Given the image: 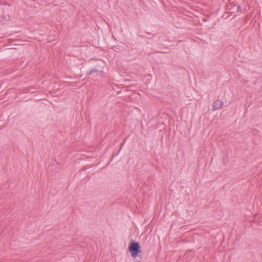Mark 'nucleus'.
Segmentation results:
<instances>
[{
	"label": "nucleus",
	"mask_w": 262,
	"mask_h": 262,
	"mask_svg": "<svg viewBox=\"0 0 262 262\" xmlns=\"http://www.w3.org/2000/svg\"><path fill=\"white\" fill-rule=\"evenodd\" d=\"M36 88L35 87H34V86H30L28 88V90L27 91L28 92H30L31 93H35L36 92Z\"/></svg>",
	"instance_id": "3"
},
{
	"label": "nucleus",
	"mask_w": 262,
	"mask_h": 262,
	"mask_svg": "<svg viewBox=\"0 0 262 262\" xmlns=\"http://www.w3.org/2000/svg\"><path fill=\"white\" fill-rule=\"evenodd\" d=\"M224 102L220 99L214 101L212 104V109L213 111L217 110L221 108L223 105Z\"/></svg>",
	"instance_id": "2"
},
{
	"label": "nucleus",
	"mask_w": 262,
	"mask_h": 262,
	"mask_svg": "<svg viewBox=\"0 0 262 262\" xmlns=\"http://www.w3.org/2000/svg\"><path fill=\"white\" fill-rule=\"evenodd\" d=\"M128 250L133 257H136L141 252V246L139 242L132 240L129 244Z\"/></svg>",
	"instance_id": "1"
},
{
	"label": "nucleus",
	"mask_w": 262,
	"mask_h": 262,
	"mask_svg": "<svg viewBox=\"0 0 262 262\" xmlns=\"http://www.w3.org/2000/svg\"><path fill=\"white\" fill-rule=\"evenodd\" d=\"M233 7H235L236 8V12H239V11H241L240 6L239 5H234Z\"/></svg>",
	"instance_id": "6"
},
{
	"label": "nucleus",
	"mask_w": 262,
	"mask_h": 262,
	"mask_svg": "<svg viewBox=\"0 0 262 262\" xmlns=\"http://www.w3.org/2000/svg\"><path fill=\"white\" fill-rule=\"evenodd\" d=\"M10 18V16L9 15H6L5 16H4L3 17V19L2 20L1 19V21H8Z\"/></svg>",
	"instance_id": "4"
},
{
	"label": "nucleus",
	"mask_w": 262,
	"mask_h": 262,
	"mask_svg": "<svg viewBox=\"0 0 262 262\" xmlns=\"http://www.w3.org/2000/svg\"><path fill=\"white\" fill-rule=\"evenodd\" d=\"M98 72V70L96 69H93L90 71H88L86 74L87 75H91L94 73H97Z\"/></svg>",
	"instance_id": "5"
},
{
	"label": "nucleus",
	"mask_w": 262,
	"mask_h": 262,
	"mask_svg": "<svg viewBox=\"0 0 262 262\" xmlns=\"http://www.w3.org/2000/svg\"><path fill=\"white\" fill-rule=\"evenodd\" d=\"M125 141H126V139H125V140L124 141V142H123V143L120 145V148H119V150H118V152H120V150H121V148H122V147H123V146L124 145V143H125Z\"/></svg>",
	"instance_id": "7"
}]
</instances>
